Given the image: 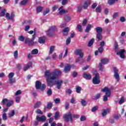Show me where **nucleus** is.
Masks as SVG:
<instances>
[{"label":"nucleus","mask_w":126,"mask_h":126,"mask_svg":"<svg viewBox=\"0 0 126 126\" xmlns=\"http://www.w3.org/2000/svg\"><path fill=\"white\" fill-rule=\"evenodd\" d=\"M62 74L61 70L55 69L54 71L51 72L50 70H47L45 72V77L46 79L47 86L52 87L54 85H57L56 88L59 90H61L62 85L63 81L62 80L55 81L57 76H60Z\"/></svg>","instance_id":"obj_1"},{"label":"nucleus","mask_w":126,"mask_h":126,"mask_svg":"<svg viewBox=\"0 0 126 126\" xmlns=\"http://www.w3.org/2000/svg\"><path fill=\"white\" fill-rule=\"evenodd\" d=\"M101 92L105 93V95L103 96V101L107 102L108 101V98L111 95V90L108 87H104L101 89Z\"/></svg>","instance_id":"obj_2"},{"label":"nucleus","mask_w":126,"mask_h":126,"mask_svg":"<svg viewBox=\"0 0 126 126\" xmlns=\"http://www.w3.org/2000/svg\"><path fill=\"white\" fill-rule=\"evenodd\" d=\"M97 33L96 35V38L98 41H102L103 39V35H102V32H103V29L101 27H97L95 29Z\"/></svg>","instance_id":"obj_3"},{"label":"nucleus","mask_w":126,"mask_h":126,"mask_svg":"<svg viewBox=\"0 0 126 126\" xmlns=\"http://www.w3.org/2000/svg\"><path fill=\"white\" fill-rule=\"evenodd\" d=\"M56 31H57L56 26H53L50 27L46 32V35L48 36V37H53V36L55 35V32H56Z\"/></svg>","instance_id":"obj_4"},{"label":"nucleus","mask_w":126,"mask_h":126,"mask_svg":"<svg viewBox=\"0 0 126 126\" xmlns=\"http://www.w3.org/2000/svg\"><path fill=\"white\" fill-rule=\"evenodd\" d=\"M75 55H76V56H79L80 57H78L76 59V63H78V62L80 61V58L82 59L83 57L84 56V53L82 52V49H76L74 51Z\"/></svg>","instance_id":"obj_5"},{"label":"nucleus","mask_w":126,"mask_h":126,"mask_svg":"<svg viewBox=\"0 0 126 126\" xmlns=\"http://www.w3.org/2000/svg\"><path fill=\"white\" fill-rule=\"evenodd\" d=\"M63 118L66 123L70 122L71 124L73 123V119H72V114L71 112H69L68 114H65L63 116Z\"/></svg>","instance_id":"obj_6"},{"label":"nucleus","mask_w":126,"mask_h":126,"mask_svg":"<svg viewBox=\"0 0 126 126\" xmlns=\"http://www.w3.org/2000/svg\"><path fill=\"white\" fill-rule=\"evenodd\" d=\"M100 82V75L98 73H96L93 79V83L94 84H99Z\"/></svg>","instance_id":"obj_7"},{"label":"nucleus","mask_w":126,"mask_h":126,"mask_svg":"<svg viewBox=\"0 0 126 126\" xmlns=\"http://www.w3.org/2000/svg\"><path fill=\"white\" fill-rule=\"evenodd\" d=\"M25 43L28 44L29 46H33V45L37 44V42H34V40H33V39L28 37L25 39Z\"/></svg>","instance_id":"obj_8"},{"label":"nucleus","mask_w":126,"mask_h":126,"mask_svg":"<svg viewBox=\"0 0 126 126\" xmlns=\"http://www.w3.org/2000/svg\"><path fill=\"white\" fill-rule=\"evenodd\" d=\"M113 69L114 72V76L115 79H117V81H120V75L119 74V70L116 67H114Z\"/></svg>","instance_id":"obj_9"},{"label":"nucleus","mask_w":126,"mask_h":126,"mask_svg":"<svg viewBox=\"0 0 126 126\" xmlns=\"http://www.w3.org/2000/svg\"><path fill=\"white\" fill-rule=\"evenodd\" d=\"M36 119L37 122L41 123H44V122H45L46 120H47V118L44 115H42L40 117L38 116H36Z\"/></svg>","instance_id":"obj_10"},{"label":"nucleus","mask_w":126,"mask_h":126,"mask_svg":"<svg viewBox=\"0 0 126 126\" xmlns=\"http://www.w3.org/2000/svg\"><path fill=\"white\" fill-rule=\"evenodd\" d=\"M5 16L8 19H10V20H13L14 17H15V14H14V12H11V15H10L9 13H6Z\"/></svg>","instance_id":"obj_11"},{"label":"nucleus","mask_w":126,"mask_h":126,"mask_svg":"<svg viewBox=\"0 0 126 126\" xmlns=\"http://www.w3.org/2000/svg\"><path fill=\"white\" fill-rule=\"evenodd\" d=\"M71 68V65L70 64H66L64 68L63 72L64 73H67L68 71H70V69Z\"/></svg>","instance_id":"obj_12"},{"label":"nucleus","mask_w":126,"mask_h":126,"mask_svg":"<svg viewBox=\"0 0 126 126\" xmlns=\"http://www.w3.org/2000/svg\"><path fill=\"white\" fill-rule=\"evenodd\" d=\"M46 38L47 37L45 35L42 37H39L38 38V43H39V44H45V43H46Z\"/></svg>","instance_id":"obj_13"},{"label":"nucleus","mask_w":126,"mask_h":126,"mask_svg":"<svg viewBox=\"0 0 126 126\" xmlns=\"http://www.w3.org/2000/svg\"><path fill=\"white\" fill-rule=\"evenodd\" d=\"M91 2V0H87V1H85L83 3L82 7L84 9H87L88 8V5L90 4Z\"/></svg>","instance_id":"obj_14"},{"label":"nucleus","mask_w":126,"mask_h":126,"mask_svg":"<svg viewBox=\"0 0 126 126\" xmlns=\"http://www.w3.org/2000/svg\"><path fill=\"white\" fill-rule=\"evenodd\" d=\"M110 112L111 110L110 108L102 109V112L101 113L102 117H105V116H107V114H110Z\"/></svg>","instance_id":"obj_15"},{"label":"nucleus","mask_w":126,"mask_h":126,"mask_svg":"<svg viewBox=\"0 0 126 126\" xmlns=\"http://www.w3.org/2000/svg\"><path fill=\"white\" fill-rule=\"evenodd\" d=\"M62 32L63 36H67V35H68V33L69 32V28L68 27L64 28L63 29Z\"/></svg>","instance_id":"obj_16"},{"label":"nucleus","mask_w":126,"mask_h":126,"mask_svg":"<svg viewBox=\"0 0 126 126\" xmlns=\"http://www.w3.org/2000/svg\"><path fill=\"white\" fill-rule=\"evenodd\" d=\"M83 77L87 80H90V79H91V78H92V76H91V74L84 73L83 75Z\"/></svg>","instance_id":"obj_17"},{"label":"nucleus","mask_w":126,"mask_h":126,"mask_svg":"<svg viewBox=\"0 0 126 126\" xmlns=\"http://www.w3.org/2000/svg\"><path fill=\"white\" fill-rule=\"evenodd\" d=\"M63 6L59 8V10H60L59 14H60L61 15H63V14L64 13H67L68 12V11H65L64 9H63Z\"/></svg>","instance_id":"obj_18"},{"label":"nucleus","mask_w":126,"mask_h":126,"mask_svg":"<svg viewBox=\"0 0 126 126\" xmlns=\"http://www.w3.org/2000/svg\"><path fill=\"white\" fill-rule=\"evenodd\" d=\"M42 86V83L39 81H36L35 82V88L37 90H39Z\"/></svg>","instance_id":"obj_19"},{"label":"nucleus","mask_w":126,"mask_h":126,"mask_svg":"<svg viewBox=\"0 0 126 126\" xmlns=\"http://www.w3.org/2000/svg\"><path fill=\"white\" fill-rule=\"evenodd\" d=\"M13 100H9L8 102L6 103V106L7 108H9V107H11L12 105H13Z\"/></svg>","instance_id":"obj_20"},{"label":"nucleus","mask_w":126,"mask_h":126,"mask_svg":"<svg viewBox=\"0 0 126 126\" xmlns=\"http://www.w3.org/2000/svg\"><path fill=\"white\" fill-rule=\"evenodd\" d=\"M92 27V26L91 25L88 24L87 26L86 29L85 30V32H86V33H89V31L91 30Z\"/></svg>","instance_id":"obj_21"},{"label":"nucleus","mask_w":126,"mask_h":126,"mask_svg":"<svg viewBox=\"0 0 126 126\" xmlns=\"http://www.w3.org/2000/svg\"><path fill=\"white\" fill-rule=\"evenodd\" d=\"M94 42H95V39L92 38L91 40L89 41L88 47H92L93 44H94Z\"/></svg>","instance_id":"obj_22"},{"label":"nucleus","mask_w":126,"mask_h":126,"mask_svg":"<svg viewBox=\"0 0 126 126\" xmlns=\"http://www.w3.org/2000/svg\"><path fill=\"white\" fill-rule=\"evenodd\" d=\"M109 59H101V63L102 64H107L109 63Z\"/></svg>","instance_id":"obj_23"},{"label":"nucleus","mask_w":126,"mask_h":126,"mask_svg":"<svg viewBox=\"0 0 126 126\" xmlns=\"http://www.w3.org/2000/svg\"><path fill=\"white\" fill-rule=\"evenodd\" d=\"M41 105L42 103L40 101H37L34 104V109H38Z\"/></svg>","instance_id":"obj_24"},{"label":"nucleus","mask_w":126,"mask_h":126,"mask_svg":"<svg viewBox=\"0 0 126 126\" xmlns=\"http://www.w3.org/2000/svg\"><path fill=\"white\" fill-rule=\"evenodd\" d=\"M32 66V62H30L29 63V64L27 65V66L24 67V71H26L28 68H30Z\"/></svg>","instance_id":"obj_25"},{"label":"nucleus","mask_w":126,"mask_h":126,"mask_svg":"<svg viewBox=\"0 0 126 126\" xmlns=\"http://www.w3.org/2000/svg\"><path fill=\"white\" fill-rule=\"evenodd\" d=\"M52 107H53V103H52L51 102H49L47 105V107L44 108V110H47V109H52Z\"/></svg>","instance_id":"obj_26"},{"label":"nucleus","mask_w":126,"mask_h":126,"mask_svg":"<svg viewBox=\"0 0 126 126\" xmlns=\"http://www.w3.org/2000/svg\"><path fill=\"white\" fill-rule=\"evenodd\" d=\"M101 97V94H97L93 97V100H98Z\"/></svg>","instance_id":"obj_27"},{"label":"nucleus","mask_w":126,"mask_h":126,"mask_svg":"<svg viewBox=\"0 0 126 126\" xmlns=\"http://www.w3.org/2000/svg\"><path fill=\"white\" fill-rule=\"evenodd\" d=\"M64 19L66 22H68L69 21H70L71 20V17L68 15H65L64 17Z\"/></svg>","instance_id":"obj_28"},{"label":"nucleus","mask_w":126,"mask_h":126,"mask_svg":"<svg viewBox=\"0 0 126 126\" xmlns=\"http://www.w3.org/2000/svg\"><path fill=\"white\" fill-rule=\"evenodd\" d=\"M6 10L5 9H3L0 13V16L1 17L5 16V12Z\"/></svg>","instance_id":"obj_29"},{"label":"nucleus","mask_w":126,"mask_h":126,"mask_svg":"<svg viewBox=\"0 0 126 126\" xmlns=\"http://www.w3.org/2000/svg\"><path fill=\"white\" fill-rule=\"evenodd\" d=\"M16 82V80H15V78H10L9 79V83L10 84H13V83H15Z\"/></svg>","instance_id":"obj_30"},{"label":"nucleus","mask_w":126,"mask_h":126,"mask_svg":"<svg viewBox=\"0 0 126 126\" xmlns=\"http://www.w3.org/2000/svg\"><path fill=\"white\" fill-rule=\"evenodd\" d=\"M59 117H60V113L59 112H56L54 115V120H55V121H57Z\"/></svg>","instance_id":"obj_31"},{"label":"nucleus","mask_w":126,"mask_h":126,"mask_svg":"<svg viewBox=\"0 0 126 126\" xmlns=\"http://www.w3.org/2000/svg\"><path fill=\"white\" fill-rule=\"evenodd\" d=\"M98 109L99 107L98 106H95L92 108L91 111L93 113H95Z\"/></svg>","instance_id":"obj_32"},{"label":"nucleus","mask_w":126,"mask_h":126,"mask_svg":"<svg viewBox=\"0 0 126 126\" xmlns=\"http://www.w3.org/2000/svg\"><path fill=\"white\" fill-rule=\"evenodd\" d=\"M28 2V0H23L21 1L20 4H21V5H26Z\"/></svg>","instance_id":"obj_33"},{"label":"nucleus","mask_w":126,"mask_h":126,"mask_svg":"<svg viewBox=\"0 0 126 126\" xmlns=\"http://www.w3.org/2000/svg\"><path fill=\"white\" fill-rule=\"evenodd\" d=\"M38 52H39V51L38 50V49H34L32 51L31 54H32V55H37V54H38Z\"/></svg>","instance_id":"obj_34"},{"label":"nucleus","mask_w":126,"mask_h":126,"mask_svg":"<svg viewBox=\"0 0 126 126\" xmlns=\"http://www.w3.org/2000/svg\"><path fill=\"white\" fill-rule=\"evenodd\" d=\"M42 10H43V7L38 6V7H36V12L37 13H40V12H41V11H42Z\"/></svg>","instance_id":"obj_35"},{"label":"nucleus","mask_w":126,"mask_h":126,"mask_svg":"<svg viewBox=\"0 0 126 126\" xmlns=\"http://www.w3.org/2000/svg\"><path fill=\"white\" fill-rule=\"evenodd\" d=\"M115 2H116L115 0H108L107 1V3H108L109 5H113V4H114Z\"/></svg>","instance_id":"obj_36"},{"label":"nucleus","mask_w":126,"mask_h":126,"mask_svg":"<svg viewBox=\"0 0 126 126\" xmlns=\"http://www.w3.org/2000/svg\"><path fill=\"white\" fill-rule=\"evenodd\" d=\"M55 48H56V47H55V46H50V54L51 55H52V54H53V53L54 52V50H55Z\"/></svg>","instance_id":"obj_37"},{"label":"nucleus","mask_w":126,"mask_h":126,"mask_svg":"<svg viewBox=\"0 0 126 126\" xmlns=\"http://www.w3.org/2000/svg\"><path fill=\"white\" fill-rule=\"evenodd\" d=\"M46 88L47 86H46V85L45 84H43L41 85L40 89L41 91H44V90H45V89H46Z\"/></svg>","instance_id":"obj_38"},{"label":"nucleus","mask_w":126,"mask_h":126,"mask_svg":"<svg viewBox=\"0 0 126 126\" xmlns=\"http://www.w3.org/2000/svg\"><path fill=\"white\" fill-rule=\"evenodd\" d=\"M95 11L96 12H101V11H102V8L101 7V6H98L95 8Z\"/></svg>","instance_id":"obj_39"},{"label":"nucleus","mask_w":126,"mask_h":126,"mask_svg":"<svg viewBox=\"0 0 126 126\" xmlns=\"http://www.w3.org/2000/svg\"><path fill=\"white\" fill-rule=\"evenodd\" d=\"M14 58L16 60L18 59V51L16 50L15 51H14Z\"/></svg>","instance_id":"obj_40"},{"label":"nucleus","mask_w":126,"mask_h":126,"mask_svg":"<svg viewBox=\"0 0 126 126\" xmlns=\"http://www.w3.org/2000/svg\"><path fill=\"white\" fill-rule=\"evenodd\" d=\"M19 41H20L21 42H24V40H25V38L23 35H21L19 36Z\"/></svg>","instance_id":"obj_41"},{"label":"nucleus","mask_w":126,"mask_h":126,"mask_svg":"<svg viewBox=\"0 0 126 126\" xmlns=\"http://www.w3.org/2000/svg\"><path fill=\"white\" fill-rule=\"evenodd\" d=\"M9 100L7 98H4L2 99L1 103H3V105H5L6 103H7Z\"/></svg>","instance_id":"obj_42"},{"label":"nucleus","mask_w":126,"mask_h":126,"mask_svg":"<svg viewBox=\"0 0 126 126\" xmlns=\"http://www.w3.org/2000/svg\"><path fill=\"white\" fill-rule=\"evenodd\" d=\"M98 67L100 71H103L104 68L103 67V64L102 63H99L98 64Z\"/></svg>","instance_id":"obj_43"},{"label":"nucleus","mask_w":126,"mask_h":126,"mask_svg":"<svg viewBox=\"0 0 126 126\" xmlns=\"http://www.w3.org/2000/svg\"><path fill=\"white\" fill-rule=\"evenodd\" d=\"M47 94L49 96H51L52 94H53V92L52 91V90L51 89H48L47 92Z\"/></svg>","instance_id":"obj_44"},{"label":"nucleus","mask_w":126,"mask_h":126,"mask_svg":"<svg viewBox=\"0 0 126 126\" xmlns=\"http://www.w3.org/2000/svg\"><path fill=\"white\" fill-rule=\"evenodd\" d=\"M77 30L79 31V32H82V27H81V25H78L77 27Z\"/></svg>","instance_id":"obj_45"},{"label":"nucleus","mask_w":126,"mask_h":126,"mask_svg":"<svg viewBox=\"0 0 126 126\" xmlns=\"http://www.w3.org/2000/svg\"><path fill=\"white\" fill-rule=\"evenodd\" d=\"M2 120L3 121H6L7 120V116L6 113H3L2 114Z\"/></svg>","instance_id":"obj_46"},{"label":"nucleus","mask_w":126,"mask_h":126,"mask_svg":"<svg viewBox=\"0 0 126 126\" xmlns=\"http://www.w3.org/2000/svg\"><path fill=\"white\" fill-rule=\"evenodd\" d=\"M14 115H15V111H14V110H12L11 113L9 114V117L12 118Z\"/></svg>","instance_id":"obj_47"},{"label":"nucleus","mask_w":126,"mask_h":126,"mask_svg":"<svg viewBox=\"0 0 126 126\" xmlns=\"http://www.w3.org/2000/svg\"><path fill=\"white\" fill-rule=\"evenodd\" d=\"M77 11L78 12H81V11H82V6L79 5L77 7Z\"/></svg>","instance_id":"obj_48"},{"label":"nucleus","mask_w":126,"mask_h":126,"mask_svg":"<svg viewBox=\"0 0 126 126\" xmlns=\"http://www.w3.org/2000/svg\"><path fill=\"white\" fill-rule=\"evenodd\" d=\"M70 42H71V39L70 37H68L66 40V45H69V44H70Z\"/></svg>","instance_id":"obj_49"},{"label":"nucleus","mask_w":126,"mask_h":126,"mask_svg":"<svg viewBox=\"0 0 126 126\" xmlns=\"http://www.w3.org/2000/svg\"><path fill=\"white\" fill-rule=\"evenodd\" d=\"M123 103H125V97H122L119 102V103L120 104V105H122V104H123Z\"/></svg>","instance_id":"obj_50"},{"label":"nucleus","mask_w":126,"mask_h":126,"mask_svg":"<svg viewBox=\"0 0 126 126\" xmlns=\"http://www.w3.org/2000/svg\"><path fill=\"white\" fill-rule=\"evenodd\" d=\"M125 52H126V50L122 49L119 52H117V55H120V56H121V55H123L124 53H125Z\"/></svg>","instance_id":"obj_51"},{"label":"nucleus","mask_w":126,"mask_h":126,"mask_svg":"<svg viewBox=\"0 0 126 126\" xmlns=\"http://www.w3.org/2000/svg\"><path fill=\"white\" fill-rule=\"evenodd\" d=\"M81 103L82 105L84 107H85V106H86V101H85V99H82Z\"/></svg>","instance_id":"obj_52"},{"label":"nucleus","mask_w":126,"mask_h":126,"mask_svg":"<svg viewBox=\"0 0 126 126\" xmlns=\"http://www.w3.org/2000/svg\"><path fill=\"white\" fill-rule=\"evenodd\" d=\"M113 118L114 119H115V120H120V118H121V115L116 114L113 116Z\"/></svg>","instance_id":"obj_53"},{"label":"nucleus","mask_w":126,"mask_h":126,"mask_svg":"<svg viewBox=\"0 0 126 126\" xmlns=\"http://www.w3.org/2000/svg\"><path fill=\"white\" fill-rule=\"evenodd\" d=\"M81 87H77L76 89V92H77V93H80V91H81Z\"/></svg>","instance_id":"obj_54"},{"label":"nucleus","mask_w":126,"mask_h":126,"mask_svg":"<svg viewBox=\"0 0 126 126\" xmlns=\"http://www.w3.org/2000/svg\"><path fill=\"white\" fill-rule=\"evenodd\" d=\"M97 51L98 53H99L100 54H102V53H103V51H104V49L103 48V47H100L99 48H98Z\"/></svg>","instance_id":"obj_55"},{"label":"nucleus","mask_w":126,"mask_h":126,"mask_svg":"<svg viewBox=\"0 0 126 126\" xmlns=\"http://www.w3.org/2000/svg\"><path fill=\"white\" fill-rule=\"evenodd\" d=\"M36 114H38L39 115H43V112H42L40 109H37L36 111Z\"/></svg>","instance_id":"obj_56"},{"label":"nucleus","mask_w":126,"mask_h":126,"mask_svg":"<svg viewBox=\"0 0 126 126\" xmlns=\"http://www.w3.org/2000/svg\"><path fill=\"white\" fill-rule=\"evenodd\" d=\"M49 12H50V9L46 8V10H45L43 12V15H46V14H47V13H49Z\"/></svg>","instance_id":"obj_57"},{"label":"nucleus","mask_w":126,"mask_h":126,"mask_svg":"<svg viewBox=\"0 0 126 126\" xmlns=\"http://www.w3.org/2000/svg\"><path fill=\"white\" fill-rule=\"evenodd\" d=\"M80 121L81 122H84L85 121H86V117L84 116H82L80 118Z\"/></svg>","instance_id":"obj_58"},{"label":"nucleus","mask_w":126,"mask_h":126,"mask_svg":"<svg viewBox=\"0 0 126 126\" xmlns=\"http://www.w3.org/2000/svg\"><path fill=\"white\" fill-rule=\"evenodd\" d=\"M13 76H14V73H13V72H11L8 75L9 79L12 78V77H13Z\"/></svg>","instance_id":"obj_59"},{"label":"nucleus","mask_w":126,"mask_h":126,"mask_svg":"<svg viewBox=\"0 0 126 126\" xmlns=\"http://www.w3.org/2000/svg\"><path fill=\"white\" fill-rule=\"evenodd\" d=\"M68 2L67 0H62V5H65Z\"/></svg>","instance_id":"obj_60"},{"label":"nucleus","mask_w":126,"mask_h":126,"mask_svg":"<svg viewBox=\"0 0 126 126\" xmlns=\"http://www.w3.org/2000/svg\"><path fill=\"white\" fill-rule=\"evenodd\" d=\"M86 24H87V19H85L82 23V25L83 26H86Z\"/></svg>","instance_id":"obj_61"},{"label":"nucleus","mask_w":126,"mask_h":126,"mask_svg":"<svg viewBox=\"0 0 126 126\" xmlns=\"http://www.w3.org/2000/svg\"><path fill=\"white\" fill-rule=\"evenodd\" d=\"M77 75H78V73L77 72H76V71L73 72L72 76L73 77L75 78L77 76Z\"/></svg>","instance_id":"obj_62"},{"label":"nucleus","mask_w":126,"mask_h":126,"mask_svg":"<svg viewBox=\"0 0 126 126\" xmlns=\"http://www.w3.org/2000/svg\"><path fill=\"white\" fill-rule=\"evenodd\" d=\"M15 101L16 103H19V102H20V97L17 96L15 98Z\"/></svg>","instance_id":"obj_63"},{"label":"nucleus","mask_w":126,"mask_h":126,"mask_svg":"<svg viewBox=\"0 0 126 126\" xmlns=\"http://www.w3.org/2000/svg\"><path fill=\"white\" fill-rule=\"evenodd\" d=\"M120 21L121 22H126V18L124 17H121L120 18Z\"/></svg>","instance_id":"obj_64"}]
</instances>
